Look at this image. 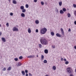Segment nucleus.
I'll return each instance as SVG.
<instances>
[{"instance_id": "nucleus-32", "label": "nucleus", "mask_w": 76, "mask_h": 76, "mask_svg": "<svg viewBox=\"0 0 76 76\" xmlns=\"http://www.w3.org/2000/svg\"><path fill=\"white\" fill-rule=\"evenodd\" d=\"M6 68H4L2 69V70L3 71H6Z\"/></svg>"}, {"instance_id": "nucleus-11", "label": "nucleus", "mask_w": 76, "mask_h": 76, "mask_svg": "<svg viewBox=\"0 0 76 76\" xmlns=\"http://www.w3.org/2000/svg\"><path fill=\"white\" fill-rule=\"evenodd\" d=\"M12 3L14 4H16L17 3L16 1L15 0H14L12 1Z\"/></svg>"}, {"instance_id": "nucleus-41", "label": "nucleus", "mask_w": 76, "mask_h": 76, "mask_svg": "<svg viewBox=\"0 0 76 76\" xmlns=\"http://www.w3.org/2000/svg\"><path fill=\"white\" fill-rule=\"evenodd\" d=\"M71 29L70 28H69L68 30V32H71Z\"/></svg>"}, {"instance_id": "nucleus-17", "label": "nucleus", "mask_w": 76, "mask_h": 76, "mask_svg": "<svg viewBox=\"0 0 76 76\" xmlns=\"http://www.w3.org/2000/svg\"><path fill=\"white\" fill-rule=\"evenodd\" d=\"M41 60H44V56L43 55H41Z\"/></svg>"}, {"instance_id": "nucleus-22", "label": "nucleus", "mask_w": 76, "mask_h": 76, "mask_svg": "<svg viewBox=\"0 0 76 76\" xmlns=\"http://www.w3.org/2000/svg\"><path fill=\"white\" fill-rule=\"evenodd\" d=\"M22 12L23 13H25L26 12V10L25 9H23L22 10Z\"/></svg>"}, {"instance_id": "nucleus-38", "label": "nucleus", "mask_w": 76, "mask_h": 76, "mask_svg": "<svg viewBox=\"0 0 76 76\" xmlns=\"http://www.w3.org/2000/svg\"><path fill=\"white\" fill-rule=\"evenodd\" d=\"M28 75H29V76H32V74L30 73H29L28 74Z\"/></svg>"}, {"instance_id": "nucleus-48", "label": "nucleus", "mask_w": 76, "mask_h": 76, "mask_svg": "<svg viewBox=\"0 0 76 76\" xmlns=\"http://www.w3.org/2000/svg\"><path fill=\"white\" fill-rule=\"evenodd\" d=\"M70 76H73V74H70Z\"/></svg>"}, {"instance_id": "nucleus-15", "label": "nucleus", "mask_w": 76, "mask_h": 76, "mask_svg": "<svg viewBox=\"0 0 76 76\" xmlns=\"http://www.w3.org/2000/svg\"><path fill=\"white\" fill-rule=\"evenodd\" d=\"M60 13L61 14H63L64 13V12L62 10H61L60 11Z\"/></svg>"}, {"instance_id": "nucleus-45", "label": "nucleus", "mask_w": 76, "mask_h": 76, "mask_svg": "<svg viewBox=\"0 0 76 76\" xmlns=\"http://www.w3.org/2000/svg\"><path fill=\"white\" fill-rule=\"evenodd\" d=\"M64 61H67V60H66V58H64Z\"/></svg>"}, {"instance_id": "nucleus-43", "label": "nucleus", "mask_w": 76, "mask_h": 76, "mask_svg": "<svg viewBox=\"0 0 76 76\" xmlns=\"http://www.w3.org/2000/svg\"><path fill=\"white\" fill-rule=\"evenodd\" d=\"M61 61H63V58L61 57Z\"/></svg>"}, {"instance_id": "nucleus-14", "label": "nucleus", "mask_w": 76, "mask_h": 76, "mask_svg": "<svg viewBox=\"0 0 76 76\" xmlns=\"http://www.w3.org/2000/svg\"><path fill=\"white\" fill-rule=\"evenodd\" d=\"M59 6H61V5H62V2L60 1L59 2Z\"/></svg>"}, {"instance_id": "nucleus-40", "label": "nucleus", "mask_w": 76, "mask_h": 76, "mask_svg": "<svg viewBox=\"0 0 76 76\" xmlns=\"http://www.w3.org/2000/svg\"><path fill=\"white\" fill-rule=\"evenodd\" d=\"M74 14L75 15V16H76V11H75L74 12Z\"/></svg>"}, {"instance_id": "nucleus-2", "label": "nucleus", "mask_w": 76, "mask_h": 76, "mask_svg": "<svg viewBox=\"0 0 76 76\" xmlns=\"http://www.w3.org/2000/svg\"><path fill=\"white\" fill-rule=\"evenodd\" d=\"M47 31V29L45 27L42 28L40 31V33L41 34H45Z\"/></svg>"}, {"instance_id": "nucleus-51", "label": "nucleus", "mask_w": 76, "mask_h": 76, "mask_svg": "<svg viewBox=\"0 0 76 76\" xmlns=\"http://www.w3.org/2000/svg\"><path fill=\"white\" fill-rule=\"evenodd\" d=\"M1 32H0V36H1Z\"/></svg>"}, {"instance_id": "nucleus-52", "label": "nucleus", "mask_w": 76, "mask_h": 76, "mask_svg": "<svg viewBox=\"0 0 76 76\" xmlns=\"http://www.w3.org/2000/svg\"><path fill=\"white\" fill-rule=\"evenodd\" d=\"M45 76H48V75H45Z\"/></svg>"}, {"instance_id": "nucleus-10", "label": "nucleus", "mask_w": 76, "mask_h": 76, "mask_svg": "<svg viewBox=\"0 0 76 76\" xmlns=\"http://www.w3.org/2000/svg\"><path fill=\"white\" fill-rule=\"evenodd\" d=\"M35 23L36 24H38L39 23V20H37L35 21Z\"/></svg>"}, {"instance_id": "nucleus-30", "label": "nucleus", "mask_w": 76, "mask_h": 76, "mask_svg": "<svg viewBox=\"0 0 76 76\" xmlns=\"http://www.w3.org/2000/svg\"><path fill=\"white\" fill-rule=\"evenodd\" d=\"M19 59L21 60V59H22V58H23V57H22V56H20L19 57Z\"/></svg>"}, {"instance_id": "nucleus-54", "label": "nucleus", "mask_w": 76, "mask_h": 76, "mask_svg": "<svg viewBox=\"0 0 76 76\" xmlns=\"http://www.w3.org/2000/svg\"><path fill=\"white\" fill-rule=\"evenodd\" d=\"M37 57H38V55H37Z\"/></svg>"}, {"instance_id": "nucleus-46", "label": "nucleus", "mask_w": 76, "mask_h": 76, "mask_svg": "<svg viewBox=\"0 0 76 76\" xmlns=\"http://www.w3.org/2000/svg\"><path fill=\"white\" fill-rule=\"evenodd\" d=\"M52 47H53V48H55V46L52 45Z\"/></svg>"}, {"instance_id": "nucleus-57", "label": "nucleus", "mask_w": 76, "mask_h": 76, "mask_svg": "<svg viewBox=\"0 0 76 76\" xmlns=\"http://www.w3.org/2000/svg\"><path fill=\"white\" fill-rule=\"evenodd\" d=\"M45 3L46 4V3Z\"/></svg>"}, {"instance_id": "nucleus-34", "label": "nucleus", "mask_w": 76, "mask_h": 76, "mask_svg": "<svg viewBox=\"0 0 76 76\" xmlns=\"http://www.w3.org/2000/svg\"><path fill=\"white\" fill-rule=\"evenodd\" d=\"M41 4L42 5H44V3L43 2H41Z\"/></svg>"}, {"instance_id": "nucleus-23", "label": "nucleus", "mask_w": 76, "mask_h": 76, "mask_svg": "<svg viewBox=\"0 0 76 76\" xmlns=\"http://www.w3.org/2000/svg\"><path fill=\"white\" fill-rule=\"evenodd\" d=\"M22 73L23 75H25V72L24 71H23L22 72Z\"/></svg>"}, {"instance_id": "nucleus-24", "label": "nucleus", "mask_w": 76, "mask_h": 76, "mask_svg": "<svg viewBox=\"0 0 76 76\" xmlns=\"http://www.w3.org/2000/svg\"><path fill=\"white\" fill-rule=\"evenodd\" d=\"M67 15L68 18H70V16H71L70 14L68 13L67 14Z\"/></svg>"}, {"instance_id": "nucleus-44", "label": "nucleus", "mask_w": 76, "mask_h": 76, "mask_svg": "<svg viewBox=\"0 0 76 76\" xmlns=\"http://www.w3.org/2000/svg\"><path fill=\"white\" fill-rule=\"evenodd\" d=\"M34 2L35 3H37V0H34Z\"/></svg>"}, {"instance_id": "nucleus-42", "label": "nucleus", "mask_w": 76, "mask_h": 76, "mask_svg": "<svg viewBox=\"0 0 76 76\" xmlns=\"http://www.w3.org/2000/svg\"><path fill=\"white\" fill-rule=\"evenodd\" d=\"M36 32H37V33L38 32V30L37 29L36 30Z\"/></svg>"}, {"instance_id": "nucleus-47", "label": "nucleus", "mask_w": 76, "mask_h": 76, "mask_svg": "<svg viewBox=\"0 0 76 76\" xmlns=\"http://www.w3.org/2000/svg\"><path fill=\"white\" fill-rule=\"evenodd\" d=\"M26 76H28V74L27 73H26Z\"/></svg>"}, {"instance_id": "nucleus-5", "label": "nucleus", "mask_w": 76, "mask_h": 76, "mask_svg": "<svg viewBox=\"0 0 76 76\" xmlns=\"http://www.w3.org/2000/svg\"><path fill=\"white\" fill-rule=\"evenodd\" d=\"M61 32H62V34L63 37L64 36V31H63V29L62 28H61Z\"/></svg>"}, {"instance_id": "nucleus-21", "label": "nucleus", "mask_w": 76, "mask_h": 76, "mask_svg": "<svg viewBox=\"0 0 76 76\" xmlns=\"http://www.w3.org/2000/svg\"><path fill=\"white\" fill-rule=\"evenodd\" d=\"M62 10L63 11V12H66V9L65 8H63L62 9Z\"/></svg>"}, {"instance_id": "nucleus-3", "label": "nucleus", "mask_w": 76, "mask_h": 76, "mask_svg": "<svg viewBox=\"0 0 76 76\" xmlns=\"http://www.w3.org/2000/svg\"><path fill=\"white\" fill-rule=\"evenodd\" d=\"M67 70L68 73H69V74H70V73H72V71H73V70L70 67L68 68L67 69Z\"/></svg>"}, {"instance_id": "nucleus-4", "label": "nucleus", "mask_w": 76, "mask_h": 76, "mask_svg": "<svg viewBox=\"0 0 76 76\" xmlns=\"http://www.w3.org/2000/svg\"><path fill=\"white\" fill-rule=\"evenodd\" d=\"M12 30L13 31H18V28L15 27L13 28Z\"/></svg>"}, {"instance_id": "nucleus-1", "label": "nucleus", "mask_w": 76, "mask_h": 76, "mask_svg": "<svg viewBox=\"0 0 76 76\" xmlns=\"http://www.w3.org/2000/svg\"><path fill=\"white\" fill-rule=\"evenodd\" d=\"M40 42L43 45H46L48 44V41L45 39H41L40 40Z\"/></svg>"}, {"instance_id": "nucleus-50", "label": "nucleus", "mask_w": 76, "mask_h": 76, "mask_svg": "<svg viewBox=\"0 0 76 76\" xmlns=\"http://www.w3.org/2000/svg\"><path fill=\"white\" fill-rule=\"evenodd\" d=\"M74 24H75V25H76V21L74 22Z\"/></svg>"}, {"instance_id": "nucleus-19", "label": "nucleus", "mask_w": 76, "mask_h": 76, "mask_svg": "<svg viewBox=\"0 0 76 76\" xmlns=\"http://www.w3.org/2000/svg\"><path fill=\"white\" fill-rule=\"evenodd\" d=\"M50 34L51 35H52V36H54V33L52 31L50 32Z\"/></svg>"}, {"instance_id": "nucleus-31", "label": "nucleus", "mask_w": 76, "mask_h": 76, "mask_svg": "<svg viewBox=\"0 0 76 76\" xmlns=\"http://www.w3.org/2000/svg\"><path fill=\"white\" fill-rule=\"evenodd\" d=\"M65 64H69V62H68V61H66Z\"/></svg>"}, {"instance_id": "nucleus-25", "label": "nucleus", "mask_w": 76, "mask_h": 76, "mask_svg": "<svg viewBox=\"0 0 76 76\" xmlns=\"http://www.w3.org/2000/svg\"><path fill=\"white\" fill-rule=\"evenodd\" d=\"M26 8H28V7H29V5L28 4H26Z\"/></svg>"}, {"instance_id": "nucleus-16", "label": "nucleus", "mask_w": 76, "mask_h": 76, "mask_svg": "<svg viewBox=\"0 0 76 76\" xmlns=\"http://www.w3.org/2000/svg\"><path fill=\"white\" fill-rule=\"evenodd\" d=\"M52 69L54 70H56V67L55 66H53V67Z\"/></svg>"}, {"instance_id": "nucleus-49", "label": "nucleus", "mask_w": 76, "mask_h": 76, "mask_svg": "<svg viewBox=\"0 0 76 76\" xmlns=\"http://www.w3.org/2000/svg\"><path fill=\"white\" fill-rule=\"evenodd\" d=\"M74 48L75 50H76V46H75L74 47Z\"/></svg>"}, {"instance_id": "nucleus-39", "label": "nucleus", "mask_w": 76, "mask_h": 76, "mask_svg": "<svg viewBox=\"0 0 76 76\" xmlns=\"http://www.w3.org/2000/svg\"><path fill=\"white\" fill-rule=\"evenodd\" d=\"M25 72L26 73H28V71H27V70H26L25 71Z\"/></svg>"}, {"instance_id": "nucleus-20", "label": "nucleus", "mask_w": 76, "mask_h": 76, "mask_svg": "<svg viewBox=\"0 0 76 76\" xmlns=\"http://www.w3.org/2000/svg\"><path fill=\"white\" fill-rule=\"evenodd\" d=\"M20 8L21 10L24 9V7L23 6H21L20 7Z\"/></svg>"}, {"instance_id": "nucleus-12", "label": "nucleus", "mask_w": 76, "mask_h": 76, "mask_svg": "<svg viewBox=\"0 0 76 76\" xmlns=\"http://www.w3.org/2000/svg\"><path fill=\"white\" fill-rule=\"evenodd\" d=\"M28 58H34V55H31L29 56L28 57Z\"/></svg>"}, {"instance_id": "nucleus-7", "label": "nucleus", "mask_w": 76, "mask_h": 76, "mask_svg": "<svg viewBox=\"0 0 76 76\" xmlns=\"http://www.w3.org/2000/svg\"><path fill=\"white\" fill-rule=\"evenodd\" d=\"M1 39L2 41L4 42H5L6 41V39H5V38H2Z\"/></svg>"}, {"instance_id": "nucleus-6", "label": "nucleus", "mask_w": 76, "mask_h": 76, "mask_svg": "<svg viewBox=\"0 0 76 76\" xmlns=\"http://www.w3.org/2000/svg\"><path fill=\"white\" fill-rule=\"evenodd\" d=\"M56 36L58 37H61V35L60 34L58 33H57L56 34Z\"/></svg>"}, {"instance_id": "nucleus-8", "label": "nucleus", "mask_w": 76, "mask_h": 76, "mask_svg": "<svg viewBox=\"0 0 76 76\" xmlns=\"http://www.w3.org/2000/svg\"><path fill=\"white\" fill-rule=\"evenodd\" d=\"M21 16L22 17H23L25 16V14L24 13H22L21 14Z\"/></svg>"}, {"instance_id": "nucleus-33", "label": "nucleus", "mask_w": 76, "mask_h": 76, "mask_svg": "<svg viewBox=\"0 0 76 76\" xmlns=\"http://www.w3.org/2000/svg\"><path fill=\"white\" fill-rule=\"evenodd\" d=\"M73 6L74 7H75V8H76V4H73Z\"/></svg>"}, {"instance_id": "nucleus-26", "label": "nucleus", "mask_w": 76, "mask_h": 76, "mask_svg": "<svg viewBox=\"0 0 76 76\" xmlns=\"http://www.w3.org/2000/svg\"><path fill=\"white\" fill-rule=\"evenodd\" d=\"M55 11L57 12V13H58V9H57V8H56L55 9Z\"/></svg>"}, {"instance_id": "nucleus-55", "label": "nucleus", "mask_w": 76, "mask_h": 76, "mask_svg": "<svg viewBox=\"0 0 76 76\" xmlns=\"http://www.w3.org/2000/svg\"><path fill=\"white\" fill-rule=\"evenodd\" d=\"M75 72H76V69L75 70Z\"/></svg>"}, {"instance_id": "nucleus-13", "label": "nucleus", "mask_w": 76, "mask_h": 76, "mask_svg": "<svg viewBox=\"0 0 76 76\" xmlns=\"http://www.w3.org/2000/svg\"><path fill=\"white\" fill-rule=\"evenodd\" d=\"M48 50L47 49H45V54H48Z\"/></svg>"}, {"instance_id": "nucleus-35", "label": "nucleus", "mask_w": 76, "mask_h": 76, "mask_svg": "<svg viewBox=\"0 0 76 76\" xmlns=\"http://www.w3.org/2000/svg\"><path fill=\"white\" fill-rule=\"evenodd\" d=\"M6 25L8 27V26H9V23H7L6 24Z\"/></svg>"}, {"instance_id": "nucleus-18", "label": "nucleus", "mask_w": 76, "mask_h": 76, "mask_svg": "<svg viewBox=\"0 0 76 76\" xmlns=\"http://www.w3.org/2000/svg\"><path fill=\"white\" fill-rule=\"evenodd\" d=\"M28 33H31V28H29L28 29Z\"/></svg>"}, {"instance_id": "nucleus-56", "label": "nucleus", "mask_w": 76, "mask_h": 76, "mask_svg": "<svg viewBox=\"0 0 76 76\" xmlns=\"http://www.w3.org/2000/svg\"><path fill=\"white\" fill-rule=\"evenodd\" d=\"M9 1H10V0H9Z\"/></svg>"}, {"instance_id": "nucleus-29", "label": "nucleus", "mask_w": 76, "mask_h": 76, "mask_svg": "<svg viewBox=\"0 0 76 76\" xmlns=\"http://www.w3.org/2000/svg\"><path fill=\"white\" fill-rule=\"evenodd\" d=\"M14 60H15V61H18V58H15L14 59Z\"/></svg>"}, {"instance_id": "nucleus-37", "label": "nucleus", "mask_w": 76, "mask_h": 76, "mask_svg": "<svg viewBox=\"0 0 76 76\" xmlns=\"http://www.w3.org/2000/svg\"><path fill=\"white\" fill-rule=\"evenodd\" d=\"M10 16H13V13H10Z\"/></svg>"}, {"instance_id": "nucleus-27", "label": "nucleus", "mask_w": 76, "mask_h": 76, "mask_svg": "<svg viewBox=\"0 0 76 76\" xmlns=\"http://www.w3.org/2000/svg\"><path fill=\"white\" fill-rule=\"evenodd\" d=\"M44 63H47V61L46 60H45L44 61Z\"/></svg>"}, {"instance_id": "nucleus-28", "label": "nucleus", "mask_w": 76, "mask_h": 76, "mask_svg": "<svg viewBox=\"0 0 76 76\" xmlns=\"http://www.w3.org/2000/svg\"><path fill=\"white\" fill-rule=\"evenodd\" d=\"M39 48H42V45L41 44H39Z\"/></svg>"}, {"instance_id": "nucleus-9", "label": "nucleus", "mask_w": 76, "mask_h": 76, "mask_svg": "<svg viewBox=\"0 0 76 76\" xmlns=\"http://www.w3.org/2000/svg\"><path fill=\"white\" fill-rule=\"evenodd\" d=\"M11 69H12V67H11V66H10L8 68V69H7V70H8V71H10V70H11Z\"/></svg>"}, {"instance_id": "nucleus-36", "label": "nucleus", "mask_w": 76, "mask_h": 76, "mask_svg": "<svg viewBox=\"0 0 76 76\" xmlns=\"http://www.w3.org/2000/svg\"><path fill=\"white\" fill-rule=\"evenodd\" d=\"M18 66H21V64L20 63H18Z\"/></svg>"}, {"instance_id": "nucleus-53", "label": "nucleus", "mask_w": 76, "mask_h": 76, "mask_svg": "<svg viewBox=\"0 0 76 76\" xmlns=\"http://www.w3.org/2000/svg\"><path fill=\"white\" fill-rule=\"evenodd\" d=\"M1 25L0 24V27H1Z\"/></svg>"}]
</instances>
